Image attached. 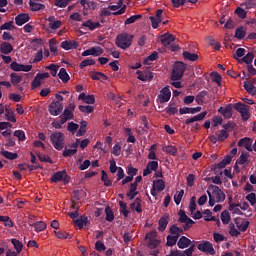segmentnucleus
Listing matches in <instances>:
<instances>
[{"label":"nucleus","instance_id":"obj_17","mask_svg":"<svg viewBox=\"0 0 256 256\" xmlns=\"http://www.w3.org/2000/svg\"><path fill=\"white\" fill-rule=\"evenodd\" d=\"M191 245H193V242L186 236H181L177 242L179 249H187V247H190Z\"/></svg>","mask_w":256,"mask_h":256},{"label":"nucleus","instance_id":"obj_7","mask_svg":"<svg viewBox=\"0 0 256 256\" xmlns=\"http://www.w3.org/2000/svg\"><path fill=\"white\" fill-rule=\"evenodd\" d=\"M198 251L202 253H206L208 255H215V248H213V244L209 241H202L197 245Z\"/></svg>","mask_w":256,"mask_h":256},{"label":"nucleus","instance_id":"obj_12","mask_svg":"<svg viewBox=\"0 0 256 256\" xmlns=\"http://www.w3.org/2000/svg\"><path fill=\"white\" fill-rule=\"evenodd\" d=\"M31 17L27 13H20L15 17V23L18 27L25 25V23H29Z\"/></svg>","mask_w":256,"mask_h":256},{"label":"nucleus","instance_id":"obj_11","mask_svg":"<svg viewBox=\"0 0 256 256\" xmlns=\"http://www.w3.org/2000/svg\"><path fill=\"white\" fill-rule=\"evenodd\" d=\"M161 17H163V9H158L156 11L155 16H150L149 17L153 29H157L159 27V23H161V21H163V19Z\"/></svg>","mask_w":256,"mask_h":256},{"label":"nucleus","instance_id":"obj_25","mask_svg":"<svg viewBox=\"0 0 256 256\" xmlns=\"http://www.w3.org/2000/svg\"><path fill=\"white\" fill-rule=\"evenodd\" d=\"M236 227L239 231H241L242 233H245V231H247V229H249V225L250 222L247 220H243L242 223H239V221H241V218H236Z\"/></svg>","mask_w":256,"mask_h":256},{"label":"nucleus","instance_id":"obj_34","mask_svg":"<svg viewBox=\"0 0 256 256\" xmlns=\"http://www.w3.org/2000/svg\"><path fill=\"white\" fill-rule=\"evenodd\" d=\"M58 77L63 83H69V79H71V77H69V73H67V69L65 68L60 69Z\"/></svg>","mask_w":256,"mask_h":256},{"label":"nucleus","instance_id":"obj_26","mask_svg":"<svg viewBox=\"0 0 256 256\" xmlns=\"http://www.w3.org/2000/svg\"><path fill=\"white\" fill-rule=\"evenodd\" d=\"M185 231L184 228H180L177 226V224H174L170 227L169 233L170 235H174L175 237H181L183 235V232Z\"/></svg>","mask_w":256,"mask_h":256},{"label":"nucleus","instance_id":"obj_36","mask_svg":"<svg viewBox=\"0 0 256 256\" xmlns=\"http://www.w3.org/2000/svg\"><path fill=\"white\" fill-rule=\"evenodd\" d=\"M5 115L7 121H10V123H17V118H15V112L9 108H5Z\"/></svg>","mask_w":256,"mask_h":256},{"label":"nucleus","instance_id":"obj_33","mask_svg":"<svg viewBox=\"0 0 256 256\" xmlns=\"http://www.w3.org/2000/svg\"><path fill=\"white\" fill-rule=\"evenodd\" d=\"M65 175V170L55 172L52 177L50 178V181L52 183H59V181H63V177Z\"/></svg>","mask_w":256,"mask_h":256},{"label":"nucleus","instance_id":"obj_50","mask_svg":"<svg viewBox=\"0 0 256 256\" xmlns=\"http://www.w3.org/2000/svg\"><path fill=\"white\" fill-rule=\"evenodd\" d=\"M221 221L223 225H229V221H231V215H229V211L224 210L221 213Z\"/></svg>","mask_w":256,"mask_h":256},{"label":"nucleus","instance_id":"obj_20","mask_svg":"<svg viewBox=\"0 0 256 256\" xmlns=\"http://www.w3.org/2000/svg\"><path fill=\"white\" fill-rule=\"evenodd\" d=\"M161 93L160 103H167L171 99V89H169V86H166L161 90Z\"/></svg>","mask_w":256,"mask_h":256},{"label":"nucleus","instance_id":"obj_43","mask_svg":"<svg viewBox=\"0 0 256 256\" xmlns=\"http://www.w3.org/2000/svg\"><path fill=\"white\" fill-rule=\"evenodd\" d=\"M105 214H106V221L109 223H112V221H115V214L113 213V210L111 207L107 206L105 208Z\"/></svg>","mask_w":256,"mask_h":256},{"label":"nucleus","instance_id":"obj_23","mask_svg":"<svg viewBox=\"0 0 256 256\" xmlns=\"http://www.w3.org/2000/svg\"><path fill=\"white\" fill-rule=\"evenodd\" d=\"M175 41V36L173 34L166 33L161 36V43L164 47H168Z\"/></svg>","mask_w":256,"mask_h":256},{"label":"nucleus","instance_id":"obj_64","mask_svg":"<svg viewBox=\"0 0 256 256\" xmlns=\"http://www.w3.org/2000/svg\"><path fill=\"white\" fill-rule=\"evenodd\" d=\"M14 137H17L18 141H25V132L23 130L14 131Z\"/></svg>","mask_w":256,"mask_h":256},{"label":"nucleus","instance_id":"obj_57","mask_svg":"<svg viewBox=\"0 0 256 256\" xmlns=\"http://www.w3.org/2000/svg\"><path fill=\"white\" fill-rule=\"evenodd\" d=\"M78 109L79 111H81V113H87V114L93 113V111H95V107L89 106V105L87 106L80 105L78 106Z\"/></svg>","mask_w":256,"mask_h":256},{"label":"nucleus","instance_id":"obj_29","mask_svg":"<svg viewBox=\"0 0 256 256\" xmlns=\"http://www.w3.org/2000/svg\"><path fill=\"white\" fill-rule=\"evenodd\" d=\"M30 227H34L36 233H40V231H45L47 229V224L43 221H38L36 223L29 222Z\"/></svg>","mask_w":256,"mask_h":256},{"label":"nucleus","instance_id":"obj_10","mask_svg":"<svg viewBox=\"0 0 256 256\" xmlns=\"http://www.w3.org/2000/svg\"><path fill=\"white\" fill-rule=\"evenodd\" d=\"M212 196L216 200V203H223L226 199L225 192L219 186H213Z\"/></svg>","mask_w":256,"mask_h":256},{"label":"nucleus","instance_id":"obj_9","mask_svg":"<svg viewBox=\"0 0 256 256\" xmlns=\"http://www.w3.org/2000/svg\"><path fill=\"white\" fill-rule=\"evenodd\" d=\"M233 109H235V104H228L226 107H220L218 113L223 115L224 119H231L233 117Z\"/></svg>","mask_w":256,"mask_h":256},{"label":"nucleus","instance_id":"obj_27","mask_svg":"<svg viewBox=\"0 0 256 256\" xmlns=\"http://www.w3.org/2000/svg\"><path fill=\"white\" fill-rule=\"evenodd\" d=\"M89 218H87L86 216L83 217L81 216L80 218L74 220V225H76V227H79V229H83V227L89 225Z\"/></svg>","mask_w":256,"mask_h":256},{"label":"nucleus","instance_id":"obj_16","mask_svg":"<svg viewBox=\"0 0 256 256\" xmlns=\"http://www.w3.org/2000/svg\"><path fill=\"white\" fill-rule=\"evenodd\" d=\"M228 204H229L228 209H229V211H232L233 214H235V215H245L241 211V209L238 208V207L241 206V204L233 203V198H231V197L229 198Z\"/></svg>","mask_w":256,"mask_h":256},{"label":"nucleus","instance_id":"obj_44","mask_svg":"<svg viewBox=\"0 0 256 256\" xmlns=\"http://www.w3.org/2000/svg\"><path fill=\"white\" fill-rule=\"evenodd\" d=\"M182 55L187 61H197L199 59V55L188 51H184Z\"/></svg>","mask_w":256,"mask_h":256},{"label":"nucleus","instance_id":"obj_53","mask_svg":"<svg viewBox=\"0 0 256 256\" xmlns=\"http://www.w3.org/2000/svg\"><path fill=\"white\" fill-rule=\"evenodd\" d=\"M11 29H15V25L13 21H8L0 26V31H11Z\"/></svg>","mask_w":256,"mask_h":256},{"label":"nucleus","instance_id":"obj_22","mask_svg":"<svg viewBox=\"0 0 256 256\" xmlns=\"http://www.w3.org/2000/svg\"><path fill=\"white\" fill-rule=\"evenodd\" d=\"M201 109V106H198L196 108L183 107L179 109V113L180 115H187L189 113L191 115H195V113H200Z\"/></svg>","mask_w":256,"mask_h":256},{"label":"nucleus","instance_id":"obj_4","mask_svg":"<svg viewBox=\"0 0 256 256\" xmlns=\"http://www.w3.org/2000/svg\"><path fill=\"white\" fill-rule=\"evenodd\" d=\"M234 109L240 113L243 121H249L251 117V114H249V105H246L243 102H238L234 104Z\"/></svg>","mask_w":256,"mask_h":256},{"label":"nucleus","instance_id":"obj_62","mask_svg":"<svg viewBox=\"0 0 256 256\" xmlns=\"http://www.w3.org/2000/svg\"><path fill=\"white\" fill-rule=\"evenodd\" d=\"M161 245V241L158 239H151L148 241V247L149 249H157Z\"/></svg>","mask_w":256,"mask_h":256},{"label":"nucleus","instance_id":"obj_39","mask_svg":"<svg viewBox=\"0 0 256 256\" xmlns=\"http://www.w3.org/2000/svg\"><path fill=\"white\" fill-rule=\"evenodd\" d=\"M211 79L213 83H216L218 87H221V82L223 81V77L218 72H212Z\"/></svg>","mask_w":256,"mask_h":256},{"label":"nucleus","instance_id":"obj_47","mask_svg":"<svg viewBox=\"0 0 256 256\" xmlns=\"http://www.w3.org/2000/svg\"><path fill=\"white\" fill-rule=\"evenodd\" d=\"M225 167H227V164H225V162L220 161L219 163H217L216 165H214V167H212V171H214V173H220V175H223V172H221V169H225Z\"/></svg>","mask_w":256,"mask_h":256},{"label":"nucleus","instance_id":"obj_63","mask_svg":"<svg viewBox=\"0 0 256 256\" xmlns=\"http://www.w3.org/2000/svg\"><path fill=\"white\" fill-rule=\"evenodd\" d=\"M256 5V0H246L244 3H242V7L244 9H253Z\"/></svg>","mask_w":256,"mask_h":256},{"label":"nucleus","instance_id":"obj_60","mask_svg":"<svg viewBox=\"0 0 256 256\" xmlns=\"http://www.w3.org/2000/svg\"><path fill=\"white\" fill-rule=\"evenodd\" d=\"M183 195H185L184 190L177 191L174 195V202L176 205H179L181 203V199H183Z\"/></svg>","mask_w":256,"mask_h":256},{"label":"nucleus","instance_id":"obj_18","mask_svg":"<svg viewBox=\"0 0 256 256\" xmlns=\"http://www.w3.org/2000/svg\"><path fill=\"white\" fill-rule=\"evenodd\" d=\"M136 74H138L139 81H153V73L151 71L141 72L138 70Z\"/></svg>","mask_w":256,"mask_h":256},{"label":"nucleus","instance_id":"obj_15","mask_svg":"<svg viewBox=\"0 0 256 256\" xmlns=\"http://www.w3.org/2000/svg\"><path fill=\"white\" fill-rule=\"evenodd\" d=\"M61 47L64 51H71V49H77L79 47V43L75 40H65L61 43Z\"/></svg>","mask_w":256,"mask_h":256},{"label":"nucleus","instance_id":"obj_52","mask_svg":"<svg viewBox=\"0 0 256 256\" xmlns=\"http://www.w3.org/2000/svg\"><path fill=\"white\" fill-rule=\"evenodd\" d=\"M165 111L168 115H175L179 112V110L177 109V106L171 103L168 105V107H166Z\"/></svg>","mask_w":256,"mask_h":256},{"label":"nucleus","instance_id":"obj_37","mask_svg":"<svg viewBox=\"0 0 256 256\" xmlns=\"http://www.w3.org/2000/svg\"><path fill=\"white\" fill-rule=\"evenodd\" d=\"M29 6L31 11H43V9H45V5L34 2L33 0H30Z\"/></svg>","mask_w":256,"mask_h":256},{"label":"nucleus","instance_id":"obj_3","mask_svg":"<svg viewBox=\"0 0 256 256\" xmlns=\"http://www.w3.org/2000/svg\"><path fill=\"white\" fill-rule=\"evenodd\" d=\"M185 63L183 62H176L174 64V68L172 70V74H171V80L172 81H181V79L183 78V75L185 73Z\"/></svg>","mask_w":256,"mask_h":256},{"label":"nucleus","instance_id":"obj_1","mask_svg":"<svg viewBox=\"0 0 256 256\" xmlns=\"http://www.w3.org/2000/svg\"><path fill=\"white\" fill-rule=\"evenodd\" d=\"M133 39H134L133 35H129L128 33H123V34H119L116 37L115 43L120 49H129V47H131L133 43Z\"/></svg>","mask_w":256,"mask_h":256},{"label":"nucleus","instance_id":"obj_2","mask_svg":"<svg viewBox=\"0 0 256 256\" xmlns=\"http://www.w3.org/2000/svg\"><path fill=\"white\" fill-rule=\"evenodd\" d=\"M50 141L57 151H62V149L65 147V135L61 132L51 134Z\"/></svg>","mask_w":256,"mask_h":256},{"label":"nucleus","instance_id":"obj_35","mask_svg":"<svg viewBox=\"0 0 256 256\" xmlns=\"http://www.w3.org/2000/svg\"><path fill=\"white\" fill-rule=\"evenodd\" d=\"M236 163H238V165H249V153L242 152Z\"/></svg>","mask_w":256,"mask_h":256},{"label":"nucleus","instance_id":"obj_58","mask_svg":"<svg viewBox=\"0 0 256 256\" xmlns=\"http://www.w3.org/2000/svg\"><path fill=\"white\" fill-rule=\"evenodd\" d=\"M205 97H207V91L203 90V91L199 92L195 98L196 103H198V105H201L203 103V99H205Z\"/></svg>","mask_w":256,"mask_h":256},{"label":"nucleus","instance_id":"obj_13","mask_svg":"<svg viewBox=\"0 0 256 256\" xmlns=\"http://www.w3.org/2000/svg\"><path fill=\"white\" fill-rule=\"evenodd\" d=\"M251 145H253V140L249 137L241 138L238 141V147H244L246 151H253V147Z\"/></svg>","mask_w":256,"mask_h":256},{"label":"nucleus","instance_id":"obj_49","mask_svg":"<svg viewBox=\"0 0 256 256\" xmlns=\"http://www.w3.org/2000/svg\"><path fill=\"white\" fill-rule=\"evenodd\" d=\"M218 141L222 142L225 141V139H229V132L227 130H220L216 133Z\"/></svg>","mask_w":256,"mask_h":256},{"label":"nucleus","instance_id":"obj_32","mask_svg":"<svg viewBox=\"0 0 256 256\" xmlns=\"http://www.w3.org/2000/svg\"><path fill=\"white\" fill-rule=\"evenodd\" d=\"M0 51H1V53H4V55H9V53H11V51H13V45H11V43H9V42H3L0 45Z\"/></svg>","mask_w":256,"mask_h":256},{"label":"nucleus","instance_id":"obj_54","mask_svg":"<svg viewBox=\"0 0 256 256\" xmlns=\"http://www.w3.org/2000/svg\"><path fill=\"white\" fill-rule=\"evenodd\" d=\"M246 31H245V28L243 27H239L236 29V32H235V37L236 39H245V35H246Z\"/></svg>","mask_w":256,"mask_h":256},{"label":"nucleus","instance_id":"obj_30","mask_svg":"<svg viewBox=\"0 0 256 256\" xmlns=\"http://www.w3.org/2000/svg\"><path fill=\"white\" fill-rule=\"evenodd\" d=\"M10 81L14 87H17L23 81V76L13 72L10 74Z\"/></svg>","mask_w":256,"mask_h":256},{"label":"nucleus","instance_id":"obj_48","mask_svg":"<svg viewBox=\"0 0 256 256\" xmlns=\"http://www.w3.org/2000/svg\"><path fill=\"white\" fill-rule=\"evenodd\" d=\"M11 243L14 246V249L17 253H21L23 251V243L15 238L11 239Z\"/></svg>","mask_w":256,"mask_h":256},{"label":"nucleus","instance_id":"obj_38","mask_svg":"<svg viewBox=\"0 0 256 256\" xmlns=\"http://www.w3.org/2000/svg\"><path fill=\"white\" fill-rule=\"evenodd\" d=\"M5 159H9V161H15L19 155L17 153L9 152L7 150L1 151L0 152Z\"/></svg>","mask_w":256,"mask_h":256},{"label":"nucleus","instance_id":"obj_31","mask_svg":"<svg viewBox=\"0 0 256 256\" xmlns=\"http://www.w3.org/2000/svg\"><path fill=\"white\" fill-rule=\"evenodd\" d=\"M255 59V54L253 52H248L242 59H239V63H246V65H251Z\"/></svg>","mask_w":256,"mask_h":256},{"label":"nucleus","instance_id":"obj_8","mask_svg":"<svg viewBox=\"0 0 256 256\" xmlns=\"http://www.w3.org/2000/svg\"><path fill=\"white\" fill-rule=\"evenodd\" d=\"M89 55L99 57L103 55V48H101V46H94L82 52V57H89Z\"/></svg>","mask_w":256,"mask_h":256},{"label":"nucleus","instance_id":"obj_19","mask_svg":"<svg viewBox=\"0 0 256 256\" xmlns=\"http://www.w3.org/2000/svg\"><path fill=\"white\" fill-rule=\"evenodd\" d=\"M158 225V231H160V233H163V231L167 229V225H169V215L162 216L158 221Z\"/></svg>","mask_w":256,"mask_h":256},{"label":"nucleus","instance_id":"obj_42","mask_svg":"<svg viewBox=\"0 0 256 256\" xmlns=\"http://www.w3.org/2000/svg\"><path fill=\"white\" fill-rule=\"evenodd\" d=\"M87 133V121L83 120L80 124V128L76 133V137H83Z\"/></svg>","mask_w":256,"mask_h":256},{"label":"nucleus","instance_id":"obj_56","mask_svg":"<svg viewBox=\"0 0 256 256\" xmlns=\"http://www.w3.org/2000/svg\"><path fill=\"white\" fill-rule=\"evenodd\" d=\"M163 151L165 153H169V155H174V156L177 155V147L175 146H171V145L164 146Z\"/></svg>","mask_w":256,"mask_h":256},{"label":"nucleus","instance_id":"obj_6","mask_svg":"<svg viewBox=\"0 0 256 256\" xmlns=\"http://www.w3.org/2000/svg\"><path fill=\"white\" fill-rule=\"evenodd\" d=\"M48 111L50 115L53 117H57V115H61L63 113V103L59 101H53L48 106Z\"/></svg>","mask_w":256,"mask_h":256},{"label":"nucleus","instance_id":"obj_24","mask_svg":"<svg viewBox=\"0 0 256 256\" xmlns=\"http://www.w3.org/2000/svg\"><path fill=\"white\" fill-rule=\"evenodd\" d=\"M207 117V111H204L196 116H193L192 118H188L185 120V125H191V123H195V121H203Z\"/></svg>","mask_w":256,"mask_h":256},{"label":"nucleus","instance_id":"obj_21","mask_svg":"<svg viewBox=\"0 0 256 256\" xmlns=\"http://www.w3.org/2000/svg\"><path fill=\"white\" fill-rule=\"evenodd\" d=\"M141 203V198L137 197L134 202L130 204L131 211H136V213H143V206Z\"/></svg>","mask_w":256,"mask_h":256},{"label":"nucleus","instance_id":"obj_14","mask_svg":"<svg viewBox=\"0 0 256 256\" xmlns=\"http://www.w3.org/2000/svg\"><path fill=\"white\" fill-rule=\"evenodd\" d=\"M71 119H75V114L65 108L63 113L60 115L61 125H65V123H67V121H71Z\"/></svg>","mask_w":256,"mask_h":256},{"label":"nucleus","instance_id":"obj_46","mask_svg":"<svg viewBox=\"0 0 256 256\" xmlns=\"http://www.w3.org/2000/svg\"><path fill=\"white\" fill-rule=\"evenodd\" d=\"M90 76L93 81H100V79L107 81V76L104 75L103 72H92Z\"/></svg>","mask_w":256,"mask_h":256},{"label":"nucleus","instance_id":"obj_5","mask_svg":"<svg viewBox=\"0 0 256 256\" xmlns=\"http://www.w3.org/2000/svg\"><path fill=\"white\" fill-rule=\"evenodd\" d=\"M179 223H184V225L182 226V228L184 229V231H189V229H191V227H193V225H195V221H193V219L189 218V216H187V214H185V211L180 210L179 213Z\"/></svg>","mask_w":256,"mask_h":256},{"label":"nucleus","instance_id":"obj_41","mask_svg":"<svg viewBox=\"0 0 256 256\" xmlns=\"http://www.w3.org/2000/svg\"><path fill=\"white\" fill-rule=\"evenodd\" d=\"M244 89L247 91V93H249V95H256V87L250 82H244Z\"/></svg>","mask_w":256,"mask_h":256},{"label":"nucleus","instance_id":"obj_40","mask_svg":"<svg viewBox=\"0 0 256 256\" xmlns=\"http://www.w3.org/2000/svg\"><path fill=\"white\" fill-rule=\"evenodd\" d=\"M166 239H167L166 245L168 247H173V246L177 245V243H178L177 241H179L178 236H175L173 234L168 235Z\"/></svg>","mask_w":256,"mask_h":256},{"label":"nucleus","instance_id":"obj_59","mask_svg":"<svg viewBox=\"0 0 256 256\" xmlns=\"http://www.w3.org/2000/svg\"><path fill=\"white\" fill-rule=\"evenodd\" d=\"M54 233L58 239H71V234L65 231H54Z\"/></svg>","mask_w":256,"mask_h":256},{"label":"nucleus","instance_id":"obj_45","mask_svg":"<svg viewBox=\"0 0 256 256\" xmlns=\"http://www.w3.org/2000/svg\"><path fill=\"white\" fill-rule=\"evenodd\" d=\"M203 215H205L204 221H217V223H220L215 216H212L213 212H211L209 209L204 210Z\"/></svg>","mask_w":256,"mask_h":256},{"label":"nucleus","instance_id":"obj_28","mask_svg":"<svg viewBox=\"0 0 256 256\" xmlns=\"http://www.w3.org/2000/svg\"><path fill=\"white\" fill-rule=\"evenodd\" d=\"M82 27H88L89 31H95V29L101 27V23L87 20L82 23Z\"/></svg>","mask_w":256,"mask_h":256},{"label":"nucleus","instance_id":"obj_61","mask_svg":"<svg viewBox=\"0 0 256 256\" xmlns=\"http://www.w3.org/2000/svg\"><path fill=\"white\" fill-rule=\"evenodd\" d=\"M52 75V77H57V71H59V66L56 64H50L49 66L46 67Z\"/></svg>","mask_w":256,"mask_h":256},{"label":"nucleus","instance_id":"obj_55","mask_svg":"<svg viewBox=\"0 0 256 256\" xmlns=\"http://www.w3.org/2000/svg\"><path fill=\"white\" fill-rule=\"evenodd\" d=\"M119 206H120V213H122V215H124V217H129V210H127V203L120 201L119 202Z\"/></svg>","mask_w":256,"mask_h":256},{"label":"nucleus","instance_id":"obj_51","mask_svg":"<svg viewBox=\"0 0 256 256\" xmlns=\"http://www.w3.org/2000/svg\"><path fill=\"white\" fill-rule=\"evenodd\" d=\"M101 181H103L105 187H111V185H113V182L109 180V176L107 175V172H105V170H102Z\"/></svg>","mask_w":256,"mask_h":256}]
</instances>
